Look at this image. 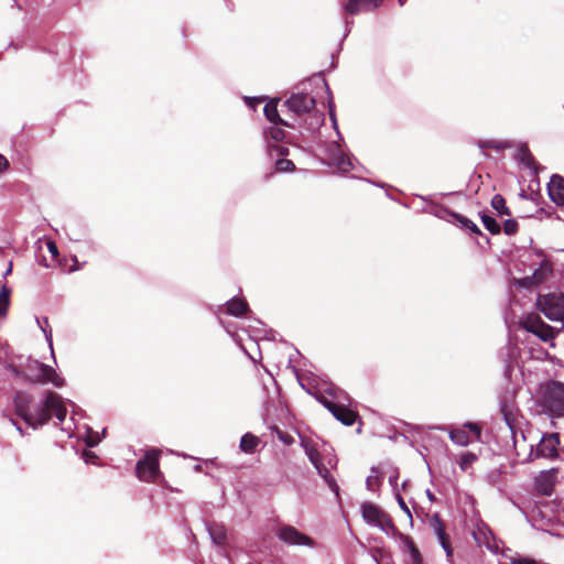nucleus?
<instances>
[{
  "instance_id": "obj_1",
  "label": "nucleus",
  "mask_w": 564,
  "mask_h": 564,
  "mask_svg": "<svg viewBox=\"0 0 564 564\" xmlns=\"http://www.w3.org/2000/svg\"><path fill=\"white\" fill-rule=\"evenodd\" d=\"M32 397L23 391H18L14 395V406L17 414L29 425L35 427L43 425L52 416L58 421H64L66 416V408L64 406L61 397L55 392H47L42 404L34 410L30 411Z\"/></svg>"
},
{
  "instance_id": "obj_2",
  "label": "nucleus",
  "mask_w": 564,
  "mask_h": 564,
  "mask_svg": "<svg viewBox=\"0 0 564 564\" xmlns=\"http://www.w3.org/2000/svg\"><path fill=\"white\" fill-rule=\"evenodd\" d=\"M301 446L329 489L334 491L336 496H339V487L335 477L330 473L338 464L336 455L329 451H319L317 444L310 438H302Z\"/></svg>"
},
{
  "instance_id": "obj_3",
  "label": "nucleus",
  "mask_w": 564,
  "mask_h": 564,
  "mask_svg": "<svg viewBox=\"0 0 564 564\" xmlns=\"http://www.w3.org/2000/svg\"><path fill=\"white\" fill-rule=\"evenodd\" d=\"M535 403L551 419H564V383L557 380L542 383Z\"/></svg>"
},
{
  "instance_id": "obj_4",
  "label": "nucleus",
  "mask_w": 564,
  "mask_h": 564,
  "mask_svg": "<svg viewBox=\"0 0 564 564\" xmlns=\"http://www.w3.org/2000/svg\"><path fill=\"white\" fill-rule=\"evenodd\" d=\"M161 451L156 448L148 449L144 457L135 466V475L141 481L154 482L161 475L159 458Z\"/></svg>"
},
{
  "instance_id": "obj_5",
  "label": "nucleus",
  "mask_w": 564,
  "mask_h": 564,
  "mask_svg": "<svg viewBox=\"0 0 564 564\" xmlns=\"http://www.w3.org/2000/svg\"><path fill=\"white\" fill-rule=\"evenodd\" d=\"M519 325L522 329L535 335L544 343L553 340L557 334V330L546 324L536 313L524 315L520 319Z\"/></svg>"
},
{
  "instance_id": "obj_6",
  "label": "nucleus",
  "mask_w": 564,
  "mask_h": 564,
  "mask_svg": "<svg viewBox=\"0 0 564 564\" xmlns=\"http://www.w3.org/2000/svg\"><path fill=\"white\" fill-rule=\"evenodd\" d=\"M538 308L551 321H564V294L540 295Z\"/></svg>"
},
{
  "instance_id": "obj_7",
  "label": "nucleus",
  "mask_w": 564,
  "mask_h": 564,
  "mask_svg": "<svg viewBox=\"0 0 564 564\" xmlns=\"http://www.w3.org/2000/svg\"><path fill=\"white\" fill-rule=\"evenodd\" d=\"M560 436L557 433H550L542 436L535 449L531 447L529 459L555 458L558 456Z\"/></svg>"
},
{
  "instance_id": "obj_8",
  "label": "nucleus",
  "mask_w": 564,
  "mask_h": 564,
  "mask_svg": "<svg viewBox=\"0 0 564 564\" xmlns=\"http://www.w3.org/2000/svg\"><path fill=\"white\" fill-rule=\"evenodd\" d=\"M553 274V264L550 260L543 259L533 274L523 276L516 281L520 288L532 289L544 283Z\"/></svg>"
},
{
  "instance_id": "obj_9",
  "label": "nucleus",
  "mask_w": 564,
  "mask_h": 564,
  "mask_svg": "<svg viewBox=\"0 0 564 564\" xmlns=\"http://www.w3.org/2000/svg\"><path fill=\"white\" fill-rule=\"evenodd\" d=\"M295 116L311 113L316 106L315 98L304 93L292 94L283 104Z\"/></svg>"
},
{
  "instance_id": "obj_10",
  "label": "nucleus",
  "mask_w": 564,
  "mask_h": 564,
  "mask_svg": "<svg viewBox=\"0 0 564 564\" xmlns=\"http://www.w3.org/2000/svg\"><path fill=\"white\" fill-rule=\"evenodd\" d=\"M362 517L368 523L377 525L381 529L393 528L391 518L378 506L371 502H366L362 505Z\"/></svg>"
},
{
  "instance_id": "obj_11",
  "label": "nucleus",
  "mask_w": 564,
  "mask_h": 564,
  "mask_svg": "<svg viewBox=\"0 0 564 564\" xmlns=\"http://www.w3.org/2000/svg\"><path fill=\"white\" fill-rule=\"evenodd\" d=\"M429 524L436 534L442 547L446 552L447 557L453 556V547L451 544V538L446 533V524L438 513L427 514Z\"/></svg>"
},
{
  "instance_id": "obj_12",
  "label": "nucleus",
  "mask_w": 564,
  "mask_h": 564,
  "mask_svg": "<svg viewBox=\"0 0 564 564\" xmlns=\"http://www.w3.org/2000/svg\"><path fill=\"white\" fill-rule=\"evenodd\" d=\"M323 404L339 422L346 426H351L358 417V413L356 411L347 408L344 404H339L327 399L323 400Z\"/></svg>"
},
{
  "instance_id": "obj_13",
  "label": "nucleus",
  "mask_w": 564,
  "mask_h": 564,
  "mask_svg": "<svg viewBox=\"0 0 564 564\" xmlns=\"http://www.w3.org/2000/svg\"><path fill=\"white\" fill-rule=\"evenodd\" d=\"M278 536L281 541H283L284 543H288L290 545L312 546L314 543L313 540L308 535L300 532L297 529H295L292 525L281 527L279 530Z\"/></svg>"
},
{
  "instance_id": "obj_14",
  "label": "nucleus",
  "mask_w": 564,
  "mask_h": 564,
  "mask_svg": "<svg viewBox=\"0 0 564 564\" xmlns=\"http://www.w3.org/2000/svg\"><path fill=\"white\" fill-rule=\"evenodd\" d=\"M28 379L33 383L51 382L55 387H62L64 384L63 378L57 375L55 369L44 364H40L36 373L29 376Z\"/></svg>"
},
{
  "instance_id": "obj_15",
  "label": "nucleus",
  "mask_w": 564,
  "mask_h": 564,
  "mask_svg": "<svg viewBox=\"0 0 564 564\" xmlns=\"http://www.w3.org/2000/svg\"><path fill=\"white\" fill-rule=\"evenodd\" d=\"M556 481V470L550 469L539 474L535 478L534 487L538 494L542 496H551Z\"/></svg>"
},
{
  "instance_id": "obj_16",
  "label": "nucleus",
  "mask_w": 564,
  "mask_h": 564,
  "mask_svg": "<svg viewBox=\"0 0 564 564\" xmlns=\"http://www.w3.org/2000/svg\"><path fill=\"white\" fill-rule=\"evenodd\" d=\"M383 0H348L344 10L347 14L356 15L361 12H372L381 7Z\"/></svg>"
},
{
  "instance_id": "obj_17",
  "label": "nucleus",
  "mask_w": 564,
  "mask_h": 564,
  "mask_svg": "<svg viewBox=\"0 0 564 564\" xmlns=\"http://www.w3.org/2000/svg\"><path fill=\"white\" fill-rule=\"evenodd\" d=\"M547 193L553 203L564 206V177L553 174L547 184Z\"/></svg>"
},
{
  "instance_id": "obj_18",
  "label": "nucleus",
  "mask_w": 564,
  "mask_h": 564,
  "mask_svg": "<svg viewBox=\"0 0 564 564\" xmlns=\"http://www.w3.org/2000/svg\"><path fill=\"white\" fill-rule=\"evenodd\" d=\"M263 112H264L265 118L270 122H272L276 126L294 128L293 124H291L290 122H288L286 120H284L280 117L279 111H278V100H270L264 106Z\"/></svg>"
},
{
  "instance_id": "obj_19",
  "label": "nucleus",
  "mask_w": 564,
  "mask_h": 564,
  "mask_svg": "<svg viewBox=\"0 0 564 564\" xmlns=\"http://www.w3.org/2000/svg\"><path fill=\"white\" fill-rule=\"evenodd\" d=\"M400 540L403 542L404 549L409 552L411 564H423L422 554L415 545L413 539L409 535L400 533Z\"/></svg>"
},
{
  "instance_id": "obj_20",
  "label": "nucleus",
  "mask_w": 564,
  "mask_h": 564,
  "mask_svg": "<svg viewBox=\"0 0 564 564\" xmlns=\"http://www.w3.org/2000/svg\"><path fill=\"white\" fill-rule=\"evenodd\" d=\"M226 311L228 314L240 317L243 316L249 311V305L247 301L238 297H234L228 301L226 305Z\"/></svg>"
},
{
  "instance_id": "obj_21",
  "label": "nucleus",
  "mask_w": 564,
  "mask_h": 564,
  "mask_svg": "<svg viewBox=\"0 0 564 564\" xmlns=\"http://www.w3.org/2000/svg\"><path fill=\"white\" fill-rule=\"evenodd\" d=\"M209 535L217 545H225L227 542V531L224 525L213 523L208 527Z\"/></svg>"
},
{
  "instance_id": "obj_22",
  "label": "nucleus",
  "mask_w": 564,
  "mask_h": 564,
  "mask_svg": "<svg viewBox=\"0 0 564 564\" xmlns=\"http://www.w3.org/2000/svg\"><path fill=\"white\" fill-rule=\"evenodd\" d=\"M259 444L260 438L258 436L253 435L252 433H246L240 440L239 447L243 453L252 454L256 452V448Z\"/></svg>"
},
{
  "instance_id": "obj_23",
  "label": "nucleus",
  "mask_w": 564,
  "mask_h": 564,
  "mask_svg": "<svg viewBox=\"0 0 564 564\" xmlns=\"http://www.w3.org/2000/svg\"><path fill=\"white\" fill-rule=\"evenodd\" d=\"M449 438L457 445L467 446L471 443L474 437H470L469 433L465 429H453L449 432Z\"/></svg>"
},
{
  "instance_id": "obj_24",
  "label": "nucleus",
  "mask_w": 564,
  "mask_h": 564,
  "mask_svg": "<svg viewBox=\"0 0 564 564\" xmlns=\"http://www.w3.org/2000/svg\"><path fill=\"white\" fill-rule=\"evenodd\" d=\"M519 160L529 169L536 170L538 167V163L527 144H522L519 148Z\"/></svg>"
},
{
  "instance_id": "obj_25",
  "label": "nucleus",
  "mask_w": 564,
  "mask_h": 564,
  "mask_svg": "<svg viewBox=\"0 0 564 564\" xmlns=\"http://www.w3.org/2000/svg\"><path fill=\"white\" fill-rule=\"evenodd\" d=\"M452 216L462 228L469 230L474 235H481L479 227L469 218L460 214H453Z\"/></svg>"
},
{
  "instance_id": "obj_26",
  "label": "nucleus",
  "mask_w": 564,
  "mask_h": 564,
  "mask_svg": "<svg viewBox=\"0 0 564 564\" xmlns=\"http://www.w3.org/2000/svg\"><path fill=\"white\" fill-rule=\"evenodd\" d=\"M491 207L502 216L511 215L509 207H507L506 205V199L500 194L494 195V197L491 198Z\"/></svg>"
},
{
  "instance_id": "obj_27",
  "label": "nucleus",
  "mask_w": 564,
  "mask_h": 564,
  "mask_svg": "<svg viewBox=\"0 0 564 564\" xmlns=\"http://www.w3.org/2000/svg\"><path fill=\"white\" fill-rule=\"evenodd\" d=\"M477 459L478 457L476 454L465 452L459 456L457 463L463 471H467L477 462Z\"/></svg>"
},
{
  "instance_id": "obj_28",
  "label": "nucleus",
  "mask_w": 564,
  "mask_h": 564,
  "mask_svg": "<svg viewBox=\"0 0 564 564\" xmlns=\"http://www.w3.org/2000/svg\"><path fill=\"white\" fill-rule=\"evenodd\" d=\"M481 221L485 226V228L491 234V235H498L500 234L501 231V227L500 225L497 223V220L487 215V214H482L481 216Z\"/></svg>"
},
{
  "instance_id": "obj_29",
  "label": "nucleus",
  "mask_w": 564,
  "mask_h": 564,
  "mask_svg": "<svg viewBox=\"0 0 564 564\" xmlns=\"http://www.w3.org/2000/svg\"><path fill=\"white\" fill-rule=\"evenodd\" d=\"M10 290L7 286H2L0 290V316L7 314L8 306L10 304Z\"/></svg>"
},
{
  "instance_id": "obj_30",
  "label": "nucleus",
  "mask_w": 564,
  "mask_h": 564,
  "mask_svg": "<svg viewBox=\"0 0 564 564\" xmlns=\"http://www.w3.org/2000/svg\"><path fill=\"white\" fill-rule=\"evenodd\" d=\"M295 170V164L293 161L286 159V158H280L275 161V171L283 173V172H293Z\"/></svg>"
},
{
  "instance_id": "obj_31",
  "label": "nucleus",
  "mask_w": 564,
  "mask_h": 564,
  "mask_svg": "<svg viewBox=\"0 0 564 564\" xmlns=\"http://www.w3.org/2000/svg\"><path fill=\"white\" fill-rule=\"evenodd\" d=\"M268 151L271 158H273L274 155H279L281 158H285L286 155H289V149L280 144H269Z\"/></svg>"
},
{
  "instance_id": "obj_32",
  "label": "nucleus",
  "mask_w": 564,
  "mask_h": 564,
  "mask_svg": "<svg viewBox=\"0 0 564 564\" xmlns=\"http://www.w3.org/2000/svg\"><path fill=\"white\" fill-rule=\"evenodd\" d=\"M267 137L273 141H282L285 138V131L280 127H271L267 130Z\"/></svg>"
},
{
  "instance_id": "obj_33",
  "label": "nucleus",
  "mask_w": 564,
  "mask_h": 564,
  "mask_svg": "<svg viewBox=\"0 0 564 564\" xmlns=\"http://www.w3.org/2000/svg\"><path fill=\"white\" fill-rule=\"evenodd\" d=\"M503 230L506 235H514L519 230V224L514 219H507L503 224Z\"/></svg>"
},
{
  "instance_id": "obj_34",
  "label": "nucleus",
  "mask_w": 564,
  "mask_h": 564,
  "mask_svg": "<svg viewBox=\"0 0 564 564\" xmlns=\"http://www.w3.org/2000/svg\"><path fill=\"white\" fill-rule=\"evenodd\" d=\"M464 429H468L473 435H474V440L476 441H479L480 440V436H481V426L477 423H466L464 425Z\"/></svg>"
},
{
  "instance_id": "obj_35",
  "label": "nucleus",
  "mask_w": 564,
  "mask_h": 564,
  "mask_svg": "<svg viewBox=\"0 0 564 564\" xmlns=\"http://www.w3.org/2000/svg\"><path fill=\"white\" fill-rule=\"evenodd\" d=\"M276 435H278V438L281 442H283L285 445H292L294 443L293 436L286 432H283V431H280L279 429H276Z\"/></svg>"
},
{
  "instance_id": "obj_36",
  "label": "nucleus",
  "mask_w": 564,
  "mask_h": 564,
  "mask_svg": "<svg viewBox=\"0 0 564 564\" xmlns=\"http://www.w3.org/2000/svg\"><path fill=\"white\" fill-rule=\"evenodd\" d=\"M397 498H398V503H399L400 508L405 512V514L410 519V522L412 523V521H413L412 513H411L409 507L406 506L404 499L400 495H398Z\"/></svg>"
},
{
  "instance_id": "obj_37",
  "label": "nucleus",
  "mask_w": 564,
  "mask_h": 564,
  "mask_svg": "<svg viewBox=\"0 0 564 564\" xmlns=\"http://www.w3.org/2000/svg\"><path fill=\"white\" fill-rule=\"evenodd\" d=\"M512 564H536V562L532 558L519 557V558H513Z\"/></svg>"
},
{
  "instance_id": "obj_38",
  "label": "nucleus",
  "mask_w": 564,
  "mask_h": 564,
  "mask_svg": "<svg viewBox=\"0 0 564 564\" xmlns=\"http://www.w3.org/2000/svg\"><path fill=\"white\" fill-rule=\"evenodd\" d=\"M9 167V161L2 154H0V173H3Z\"/></svg>"
},
{
  "instance_id": "obj_39",
  "label": "nucleus",
  "mask_w": 564,
  "mask_h": 564,
  "mask_svg": "<svg viewBox=\"0 0 564 564\" xmlns=\"http://www.w3.org/2000/svg\"><path fill=\"white\" fill-rule=\"evenodd\" d=\"M47 248H48L50 252H51L54 257H56V256L58 254V249H57V246L55 245V242H53V241H48V242H47Z\"/></svg>"
},
{
  "instance_id": "obj_40",
  "label": "nucleus",
  "mask_w": 564,
  "mask_h": 564,
  "mask_svg": "<svg viewBox=\"0 0 564 564\" xmlns=\"http://www.w3.org/2000/svg\"><path fill=\"white\" fill-rule=\"evenodd\" d=\"M479 145L481 148H494V149H499V147L497 144H495L494 142H486V141H480L479 142Z\"/></svg>"
},
{
  "instance_id": "obj_41",
  "label": "nucleus",
  "mask_w": 564,
  "mask_h": 564,
  "mask_svg": "<svg viewBox=\"0 0 564 564\" xmlns=\"http://www.w3.org/2000/svg\"><path fill=\"white\" fill-rule=\"evenodd\" d=\"M339 166L341 170L346 171L348 169L347 166H350V163L349 162L346 163L345 161H343L339 163Z\"/></svg>"
},
{
  "instance_id": "obj_42",
  "label": "nucleus",
  "mask_w": 564,
  "mask_h": 564,
  "mask_svg": "<svg viewBox=\"0 0 564 564\" xmlns=\"http://www.w3.org/2000/svg\"><path fill=\"white\" fill-rule=\"evenodd\" d=\"M85 454H86L87 456H89V458L96 457L94 453H88V452H86Z\"/></svg>"
},
{
  "instance_id": "obj_43",
  "label": "nucleus",
  "mask_w": 564,
  "mask_h": 564,
  "mask_svg": "<svg viewBox=\"0 0 564 564\" xmlns=\"http://www.w3.org/2000/svg\"><path fill=\"white\" fill-rule=\"evenodd\" d=\"M85 454H86L87 456H89V458L96 457L94 453H88V452H86Z\"/></svg>"
},
{
  "instance_id": "obj_44",
  "label": "nucleus",
  "mask_w": 564,
  "mask_h": 564,
  "mask_svg": "<svg viewBox=\"0 0 564 564\" xmlns=\"http://www.w3.org/2000/svg\"><path fill=\"white\" fill-rule=\"evenodd\" d=\"M400 6H403L405 3L406 0H398Z\"/></svg>"
}]
</instances>
